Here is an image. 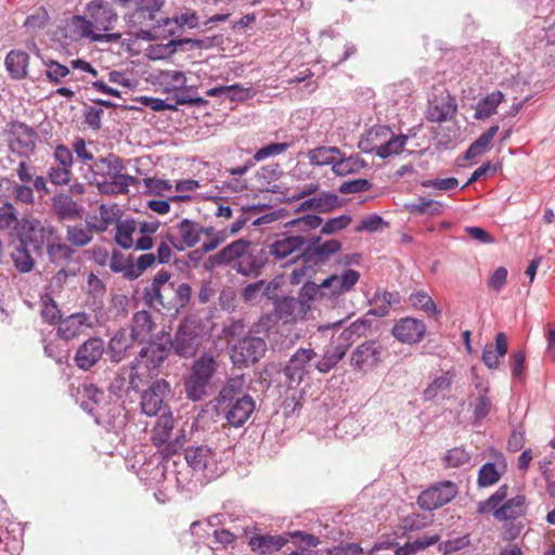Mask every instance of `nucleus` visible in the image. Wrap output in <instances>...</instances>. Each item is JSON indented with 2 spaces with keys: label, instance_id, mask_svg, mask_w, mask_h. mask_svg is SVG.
<instances>
[{
  "label": "nucleus",
  "instance_id": "6e6552de",
  "mask_svg": "<svg viewBox=\"0 0 555 555\" xmlns=\"http://www.w3.org/2000/svg\"><path fill=\"white\" fill-rule=\"evenodd\" d=\"M57 233L55 227L48 222L38 219H23L18 223L17 238L25 242L28 247L31 246L34 251L40 256L44 249L49 248Z\"/></svg>",
  "mask_w": 555,
  "mask_h": 555
},
{
  "label": "nucleus",
  "instance_id": "79ce46f5",
  "mask_svg": "<svg viewBox=\"0 0 555 555\" xmlns=\"http://www.w3.org/2000/svg\"><path fill=\"white\" fill-rule=\"evenodd\" d=\"M503 100L504 94L501 91H493L480 99L476 104L475 119L482 120L494 115Z\"/></svg>",
  "mask_w": 555,
  "mask_h": 555
},
{
  "label": "nucleus",
  "instance_id": "393cba45",
  "mask_svg": "<svg viewBox=\"0 0 555 555\" xmlns=\"http://www.w3.org/2000/svg\"><path fill=\"white\" fill-rule=\"evenodd\" d=\"M267 261L268 257L264 250H249L248 248L243 253L241 259L233 263L232 268L241 275L257 278L261 274Z\"/></svg>",
  "mask_w": 555,
  "mask_h": 555
},
{
  "label": "nucleus",
  "instance_id": "4468645a",
  "mask_svg": "<svg viewBox=\"0 0 555 555\" xmlns=\"http://www.w3.org/2000/svg\"><path fill=\"white\" fill-rule=\"evenodd\" d=\"M170 392V385L165 379H157L141 396V410L146 416L170 413L165 399Z\"/></svg>",
  "mask_w": 555,
  "mask_h": 555
},
{
  "label": "nucleus",
  "instance_id": "f03ea898",
  "mask_svg": "<svg viewBox=\"0 0 555 555\" xmlns=\"http://www.w3.org/2000/svg\"><path fill=\"white\" fill-rule=\"evenodd\" d=\"M217 371L214 356L204 353L197 358L184 378L185 396L191 401H201L209 395L211 380Z\"/></svg>",
  "mask_w": 555,
  "mask_h": 555
},
{
  "label": "nucleus",
  "instance_id": "6e6d98bb",
  "mask_svg": "<svg viewBox=\"0 0 555 555\" xmlns=\"http://www.w3.org/2000/svg\"><path fill=\"white\" fill-rule=\"evenodd\" d=\"M66 240L70 246L85 247L93 240V233L86 224L67 225Z\"/></svg>",
  "mask_w": 555,
  "mask_h": 555
},
{
  "label": "nucleus",
  "instance_id": "aec40b11",
  "mask_svg": "<svg viewBox=\"0 0 555 555\" xmlns=\"http://www.w3.org/2000/svg\"><path fill=\"white\" fill-rule=\"evenodd\" d=\"M104 351V340L100 337H90L77 348L74 362L80 370L89 371L102 359Z\"/></svg>",
  "mask_w": 555,
  "mask_h": 555
},
{
  "label": "nucleus",
  "instance_id": "1a4fd4ad",
  "mask_svg": "<svg viewBox=\"0 0 555 555\" xmlns=\"http://www.w3.org/2000/svg\"><path fill=\"white\" fill-rule=\"evenodd\" d=\"M341 249V243L331 238L322 241L320 235L307 236V244L301 254H298L292 262L302 260L314 266L325 263L332 255Z\"/></svg>",
  "mask_w": 555,
  "mask_h": 555
},
{
  "label": "nucleus",
  "instance_id": "0e129e2a",
  "mask_svg": "<svg viewBox=\"0 0 555 555\" xmlns=\"http://www.w3.org/2000/svg\"><path fill=\"white\" fill-rule=\"evenodd\" d=\"M40 315L42 320L49 324L59 325L60 321L62 320L61 310L57 304L49 295H44L41 297Z\"/></svg>",
  "mask_w": 555,
  "mask_h": 555
},
{
  "label": "nucleus",
  "instance_id": "39448f33",
  "mask_svg": "<svg viewBox=\"0 0 555 555\" xmlns=\"http://www.w3.org/2000/svg\"><path fill=\"white\" fill-rule=\"evenodd\" d=\"M184 459L201 482L216 479L224 472L217 453L208 446L189 447Z\"/></svg>",
  "mask_w": 555,
  "mask_h": 555
},
{
  "label": "nucleus",
  "instance_id": "72a5a7b5",
  "mask_svg": "<svg viewBox=\"0 0 555 555\" xmlns=\"http://www.w3.org/2000/svg\"><path fill=\"white\" fill-rule=\"evenodd\" d=\"M287 542L283 535L257 534L249 540V546L260 555L280 551Z\"/></svg>",
  "mask_w": 555,
  "mask_h": 555
},
{
  "label": "nucleus",
  "instance_id": "f8f14e48",
  "mask_svg": "<svg viewBox=\"0 0 555 555\" xmlns=\"http://www.w3.org/2000/svg\"><path fill=\"white\" fill-rule=\"evenodd\" d=\"M86 178L90 183L95 184L101 192L108 193V179L113 175V170L124 169V164L120 157L109 154L106 157L94 158L93 162L87 166Z\"/></svg>",
  "mask_w": 555,
  "mask_h": 555
},
{
  "label": "nucleus",
  "instance_id": "e433bc0d",
  "mask_svg": "<svg viewBox=\"0 0 555 555\" xmlns=\"http://www.w3.org/2000/svg\"><path fill=\"white\" fill-rule=\"evenodd\" d=\"M11 259L14 268L20 273H29L36 266V260L33 257L29 247L25 245V242H21L20 240H17V244L11 253Z\"/></svg>",
  "mask_w": 555,
  "mask_h": 555
},
{
  "label": "nucleus",
  "instance_id": "f257e3e1",
  "mask_svg": "<svg viewBox=\"0 0 555 555\" xmlns=\"http://www.w3.org/2000/svg\"><path fill=\"white\" fill-rule=\"evenodd\" d=\"M170 278L171 274L168 271L160 270L152 283L144 287L143 300L149 308L179 311L189 304L192 294L191 286L182 283L175 289L173 284L169 283Z\"/></svg>",
  "mask_w": 555,
  "mask_h": 555
},
{
  "label": "nucleus",
  "instance_id": "7c9ffc66",
  "mask_svg": "<svg viewBox=\"0 0 555 555\" xmlns=\"http://www.w3.org/2000/svg\"><path fill=\"white\" fill-rule=\"evenodd\" d=\"M339 205V198L336 194L323 192L313 197L304 201L297 208V211H315L319 214L330 212Z\"/></svg>",
  "mask_w": 555,
  "mask_h": 555
},
{
  "label": "nucleus",
  "instance_id": "c03bdc74",
  "mask_svg": "<svg viewBox=\"0 0 555 555\" xmlns=\"http://www.w3.org/2000/svg\"><path fill=\"white\" fill-rule=\"evenodd\" d=\"M338 151L339 149L337 146H319L308 151L307 158L311 166H331V168H333Z\"/></svg>",
  "mask_w": 555,
  "mask_h": 555
},
{
  "label": "nucleus",
  "instance_id": "338daca9",
  "mask_svg": "<svg viewBox=\"0 0 555 555\" xmlns=\"http://www.w3.org/2000/svg\"><path fill=\"white\" fill-rule=\"evenodd\" d=\"M72 169L50 164L47 168V178L55 186L68 185L72 180Z\"/></svg>",
  "mask_w": 555,
  "mask_h": 555
},
{
  "label": "nucleus",
  "instance_id": "de8ad7c7",
  "mask_svg": "<svg viewBox=\"0 0 555 555\" xmlns=\"http://www.w3.org/2000/svg\"><path fill=\"white\" fill-rule=\"evenodd\" d=\"M346 352L347 346L341 344L327 348L322 359L315 364V369L320 373H328L346 356Z\"/></svg>",
  "mask_w": 555,
  "mask_h": 555
},
{
  "label": "nucleus",
  "instance_id": "dca6fc26",
  "mask_svg": "<svg viewBox=\"0 0 555 555\" xmlns=\"http://www.w3.org/2000/svg\"><path fill=\"white\" fill-rule=\"evenodd\" d=\"M457 494V486L452 481H443L424 490L417 499L421 508L437 509L449 503Z\"/></svg>",
  "mask_w": 555,
  "mask_h": 555
},
{
  "label": "nucleus",
  "instance_id": "4c0bfd02",
  "mask_svg": "<svg viewBox=\"0 0 555 555\" xmlns=\"http://www.w3.org/2000/svg\"><path fill=\"white\" fill-rule=\"evenodd\" d=\"M366 166V163L359 156H346L340 150L336 155L335 164H333L332 171L336 176H347L360 172Z\"/></svg>",
  "mask_w": 555,
  "mask_h": 555
},
{
  "label": "nucleus",
  "instance_id": "603ef678",
  "mask_svg": "<svg viewBox=\"0 0 555 555\" xmlns=\"http://www.w3.org/2000/svg\"><path fill=\"white\" fill-rule=\"evenodd\" d=\"M440 540L439 534H425L414 541L408 542L404 545H398L395 550L396 555H413L417 552L425 550L428 546L436 544Z\"/></svg>",
  "mask_w": 555,
  "mask_h": 555
},
{
  "label": "nucleus",
  "instance_id": "4d7b16f0",
  "mask_svg": "<svg viewBox=\"0 0 555 555\" xmlns=\"http://www.w3.org/2000/svg\"><path fill=\"white\" fill-rule=\"evenodd\" d=\"M294 537L301 538V544L287 547L285 555H319L315 547L320 544L319 538L312 534H304L300 531L294 533Z\"/></svg>",
  "mask_w": 555,
  "mask_h": 555
},
{
  "label": "nucleus",
  "instance_id": "864d4df0",
  "mask_svg": "<svg viewBox=\"0 0 555 555\" xmlns=\"http://www.w3.org/2000/svg\"><path fill=\"white\" fill-rule=\"evenodd\" d=\"M46 76L50 82L61 83L68 77V81H78L80 78L70 70L69 67L62 65L61 63L50 60L46 63Z\"/></svg>",
  "mask_w": 555,
  "mask_h": 555
},
{
  "label": "nucleus",
  "instance_id": "5fc2aeb1",
  "mask_svg": "<svg viewBox=\"0 0 555 555\" xmlns=\"http://www.w3.org/2000/svg\"><path fill=\"white\" fill-rule=\"evenodd\" d=\"M406 141V135H395L390 130L389 137L385 139L382 145H377V151L375 152V154L380 158H387L391 155L399 154L405 146Z\"/></svg>",
  "mask_w": 555,
  "mask_h": 555
},
{
  "label": "nucleus",
  "instance_id": "c9c22d12",
  "mask_svg": "<svg viewBox=\"0 0 555 555\" xmlns=\"http://www.w3.org/2000/svg\"><path fill=\"white\" fill-rule=\"evenodd\" d=\"M52 208L62 220H72L79 216L77 202L65 193H59L53 196Z\"/></svg>",
  "mask_w": 555,
  "mask_h": 555
},
{
  "label": "nucleus",
  "instance_id": "9b49d317",
  "mask_svg": "<svg viewBox=\"0 0 555 555\" xmlns=\"http://www.w3.org/2000/svg\"><path fill=\"white\" fill-rule=\"evenodd\" d=\"M85 14L91 28L99 33L112 34L111 30L118 21V14L105 0L89 1L85 7Z\"/></svg>",
  "mask_w": 555,
  "mask_h": 555
},
{
  "label": "nucleus",
  "instance_id": "bb28decb",
  "mask_svg": "<svg viewBox=\"0 0 555 555\" xmlns=\"http://www.w3.org/2000/svg\"><path fill=\"white\" fill-rule=\"evenodd\" d=\"M307 313V306L297 297L285 296L274 301V314L283 323L296 322L304 319Z\"/></svg>",
  "mask_w": 555,
  "mask_h": 555
},
{
  "label": "nucleus",
  "instance_id": "20e7f679",
  "mask_svg": "<svg viewBox=\"0 0 555 555\" xmlns=\"http://www.w3.org/2000/svg\"><path fill=\"white\" fill-rule=\"evenodd\" d=\"M169 350L170 349L165 346L156 343L143 347L131 364L129 375L131 386L137 388V379L143 380L157 375L159 367L169 354Z\"/></svg>",
  "mask_w": 555,
  "mask_h": 555
},
{
  "label": "nucleus",
  "instance_id": "e2e57ef3",
  "mask_svg": "<svg viewBox=\"0 0 555 555\" xmlns=\"http://www.w3.org/2000/svg\"><path fill=\"white\" fill-rule=\"evenodd\" d=\"M325 291L322 287V282L315 284L314 282H306L298 294V300L307 306V312L311 309L312 301L324 298Z\"/></svg>",
  "mask_w": 555,
  "mask_h": 555
},
{
  "label": "nucleus",
  "instance_id": "052dcab7",
  "mask_svg": "<svg viewBox=\"0 0 555 555\" xmlns=\"http://www.w3.org/2000/svg\"><path fill=\"white\" fill-rule=\"evenodd\" d=\"M124 169L113 170L111 179H108V192L125 194L128 193L129 186L134 185L138 180L129 175L122 173Z\"/></svg>",
  "mask_w": 555,
  "mask_h": 555
},
{
  "label": "nucleus",
  "instance_id": "7ed1b4c3",
  "mask_svg": "<svg viewBox=\"0 0 555 555\" xmlns=\"http://www.w3.org/2000/svg\"><path fill=\"white\" fill-rule=\"evenodd\" d=\"M507 491L508 486L502 485L487 500L478 503L477 513L483 515L492 512L493 517L500 521L522 516L526 512V496L518 494L506 500Z\"/></svg>",
  "mask_w": 555,
  "mask_h": 555
},
{
  "label": "nucleus",
  "instance_id": "a211bd4d",
  "mask_svg": "<svg viewBox=\"0 0 555 555\" xmlns=\"http://www.w3.org/2000/svg\"><path fill=\"white\" fill-rule=\"evenodd\" d=\"M94 318L86 312H76L62 319L57 325L56 335L63 340H73L93 328Z\"/></svg>",
  "mask_w": 555,
  "mask_h": 555
},
{
  "label": "nucleus",
  "instance_id": "6ab92c4d",
  "mask_svg": "<svg viewBox=\"0 0 555 555\" xmlns=\"http://www.w3.org/2000/svg\"><path fill=\"white\" fill-rule=\"evenodd\" d=\"M255 410V401L249 395H243L236 400H229L222 406V413L232 427H242Z\"/></svg>",
  "mask_w": 555,
  "mask_h": 555
},
{
  "label": "nucleus",
  "instance_id": "5701e85b",
  "mask_svg": "<svg viewBox=\"0 0 555 555\" xmlns=\"http://www.w3.org/2000/svg\"><path fill=\"white\" fill-rule=\"evenodd\" d=\"M307 244V236L286 231L269 246V253L278 260H282L294 253L301 254Z\"/></svg>",
  "mask_w": 555,
  "mask_h": 555
},
{
  "label": "nucleus",
  "instance_id": "bf43d9fd",
  "mask_svg": "<svg viewBox=\"0 0 555 555\" xmlns=\"http://www.w3.org/2000/svg\"><path fill=\"white\" fill-rule=\"evenodd\" d=\"M245 378L235 376L230 378L219 393V403L224 404L229 400H236L244 393Z\"/></svg>",
  "mask_w": 555,
  "mask_h": 555
},
{
  "label": "nucleus",
  "instance_id": "58836bf2",
  "mask_svg": "<svg viewBox=\"0 0 555 555\" xmlns=\"http://www.w3.org/2000/svg\"><path fill=\"white\" fill-rule=\"evenodd\" d=\"M390 128L387 126H375L371 128L359 141V149L364 153H375L377 145L389 137Z\"/></svg>",
  "mask_w": 555,
  "mask_h": 555
},
{
  "label": "nucleus",
  "instance_id": "a18cd8bd",
  "mask_svg": "<svg viewBox=\"0 0 555 555\" xmlns=\"http://www.w3.org/2000/svg\"><path fill=\"white\" fill-rule=\"evenodd\" d=\"M476 389L478 395L473 403V415L476 422L483 420L492 408V402L489 397V387L481 382L477 383Z\"/></svg>",
  "mask_w": 555,
  "mask_h": 555
},
{
  "label": "nucleus",
  "instance_id": "473e14b6",
  "mask_svg": "<svg viewBox=\"0 0 555 555\" xmlns=\"http://www.w3.org/2000/svg\"><path fill=\"white\" fill-rule=\"evenodd\" d=\"M11 132L13 139L11 141V146L15 145L25 151L34 150L37 141V132L30 126L15 121L12 124Z\"/></svg>",
  "mask_w": 555,
  "mask_h": 555
},
{
  "label": "nucleus",
  "instance_id": "49530a36",
  "mask_svg": "<svg viewBox=\"0 0 555 555\" xmlns=\"http://www.w3.org/2000/svg\"><path fill=\"white\" fill-rule=\"evenodd\" d=\"M456 112V103L448 96L428 107L427 118L431 122H442L450 119Z\"/></svg>",
  "mask_w": 555,
  "mask_h": 555
},
{
  "label": "nucleus",
  "instance_id": "680f3d73",
  "mask_svg": "<svg viewBox=\"0 0 555 555\" xmlns=\"http://www.w3.org/2000/svg\"><path fill=\"white\" fill-rule=\"evenodd\" d=\"M452 382H453V374L450 371L436 377L424 390L425 400H433L440 392L449 390L452 385Z\"/></svg>",
  "mask_w": 555,
  "mask_h": 555
},
{
  "label": "nucleus",
  "instance_id": "69168bd1",
  "mask_svg": "<svg viewBox=\"0 0 555 555\" xmlns=\"http://www.w3.org/2000/svg\"><path fill=\"white\" fill-rule=\"evenodd\" d=\"M160 81L166 92L179 91L185 87L186 77L179 70H166L162 73Z\"/></svg>",
  "mask_w": 555,
  "mask_h": 555
},
{
  "label": "nucleus",
  "instance_id": "a19ab883",
  "mask_svg": "<svg viewBox=\"0 0 555 555\" xmlns=\"http://www.w3.org/2000/svg\"><path fill=\"white\" fill-rule=\"evenodd\" d=\"M155 323L152 315L146 310L138 311L132 317L131 326L128 328L132 336L139 341H143L153 332Z\"/></svg>",
  "mask_w": 555,
  "mask_h": 555
},
{
  "label": "nucleus",
  "instance_id": "13d9d810",
  "mask_svg": "<svg viewBox=\"0 0 555 555\" xmlns=\"http://www.w3.org/2000/svg\"><path fill=\"white\" fill-rule=\"evenodd\" d=\"M443 464L450 468L473 466L472 456L463 447H455L448 450L442 459Z\"/></svg>",
  "mask_w": 555,
  "mask_h": 555
},
{
  "label": "nucleus",
  "instance_id": "b1692460",
  "mask_svg": "<svg viewBox=\"0 0 555 555\" xmlns=\"http://www.w3.org/2000/svg\"><path fill=\"white\" fill-rule=\"evenodd\" d=\"M426 325L414 318H403L392 327L393 337L400 343L412 345L421 341L425 335Z\"/></svg>",
  "mask_w": 555,
  "mask_h": 555
},
{
  "label": "nucleus",
  "instance_id": "f704fd0d",
  "mask_svg": "<svg viewBox=\"0 0 555 555\" xmlns=\"http://www.w3.org/2000/svg\"><path fill=\"white\" fill-rule=\"evenodd\" d=\"M322 223L323 220L321 217L315 214H308L285 222L284 228L287 233L310 236L309 233L321 227Z\"/></svg>",
  "mask_w": 555,
  "mask_h": 555
},
{
  "label": "nucleus",
  "instance_id": "ea45409f",
  "mask_svg": "<svg viewBox=\"0 0 555 555\" xmlns=\"http://www.w3.org/2000/svg\"><path fill=\"white\" fill-rule=\"evenodd\" d=\"M506 468L505 461L503 456H501V462L498 463H491L488 462L483 464L478 472V486L481 488L490 487L494 483H496L502 475L504 474V470Z\"/></svg>",
  "mask_w": 555,
  "mask_h": 555
},
{
  "label": "nucleus",
  "instance_id": "3c124183",
  "mask_svg": "<svg viewBox=\"0 0 555 555\" xmlns=\"http://www.w3.org/2000/svg\"><path fill=\"white\" fill-rule=\"evenodd\" d=\"M137 230V223L133 219L118 220L116 222L115 242L125 249L133 247V233Z\"/></svg>",
  "mask_w": 555,
  "mask_h": 555
},
{
  "label": "nucleus",
  "instance_id": "f3484780",
  "mask_svg": "<svg viewBox=\"0 0 555 555\" xmlns=\"http://www.w3.org/2000/svg\"><path fill=\"white\" fill-rule=\"evenodd\" d=\"M317 356L312 348H299L284 367V375L289 387L301 384L309 373L310 362Z\"/></svg>",
  "mask_w": 555,
  "mask_h": 555
},
{
  "label": "nucleus",
  "instance_id": "2eb2a0df",
  "mask_svg": "<svg viewBox=\"0 0 555 555\" xmlns=\"http://www.w3.org/2000/svg\"><path fill=\"white\" fill-rule=\"evenodd\" d=\"M133 3L135 4L132 15L134 21L150 27L155 33L171 22L170 18L162 14L164 0H134Z\"/></svg>",
  "mask_w": 555,
  "mask_h": 555
},
{
  "label": "nucleus",
  "instance_id": "c756f323",
  "mask_svg": "<svg viewBox=\"0 0 555 555\" xmlns=\"http://www.w3.org/2000/svg\"><path fill=\"white\" fill-rule=\"evenodd\" d=\"M46 253L49 261L56 267L69 266L76 254L70 245L62 242L59 233L51 242Z\"/></svg>",
  "mask_w": 555,
  "mask_h": 555
},
{
  "label": "nucleus",
  "instance_id": "c85d7f7f",
  "mask_svg": "<svg viewBox=\"0 0 555 555\" xmlns=\"http://www.w3.org/2000/svg\"><path fill=\"white\" fill-rule=\"evenodd\" d=\"M249 246V241L243 238L236 240L211 256L210 261L216 266L234 263L241 259L243 253L246 251Z\"/></svg>",
  "mask_w": 555,
  "mask_h": 555
},
{
  "label": "nucleus",
  "instance_id": "423d86ee",
  "mask_svg": "<svg viewBox=\"0 0 555 555\" xmlns=\"http://www.w3.org/2000/svg\"><path fill=\"white\" fill-rule=\"evenodd\" d=\"M60 30L62 36L70 42L116 43L121 39L120 34H105L92 29L86 14L66 18Z\"/></svg>",
  "mask_w": 555,
  "mask_h": 555
},
{
  "label": "nucleus",
  "instance_id": "774afa93",
  "mask_svg": "<svg viewBox=\"0 0 555 555\" xmlns=\"http://www.w3.org/2000/svg\"><path fill=\"white\" fill-rule=\"evenodd\" d=\"M293 146V142L270 143L259 150L253 156L254 162H262L267 158L281 155Z\"/></svg>",
  "mask_w": 555,
  "mask_h": 555
},
{
  "label": "nucleus",
  "instance_id": "0eeeda50",
  "mask_svg": "<svg viewBox=\"0 0 555 555\" xmlns=\"http://www.w3.org/2000/svg\"><path fill=\"white\" fill-rule=\"evenodd\" d=\"M205 340L202 325L192 318L184 319L170 339V348L180 358H192Z\"/></svg>",
  "mask_w": 555,
  "mask_h": 555
},
{
  "label": "nucleus",
  "instance_id": "412c9836",
  "mask_svg": "<svg viewBox=\"0 0 555 555\" xmlns=\"http://www.w3.org/2000/svg\"><path fill=\"white\" fill-rule=\"evenodd\" d=\"M176 229L178 236L167 233L168 240L176 249L182 251L185 248H192L199 243L203 231L201 223L184 218L177 224Z\"/></svg>",
  "mask_w": 555,
  "mask_h": 555
},
{
  "label": "nucleus",
  "instance_id": "9d476101",
  "mask_svg": "<svg viewBox=\"0 0 555 555\" xmlns=\"http://www.w3.org/2000/svg\"><path fill=\"white\" fill-rule=\"evenodd\" d=\"M384 347L376 339H369L358 345L350 354V365L356 372L366 374L382 362Z\"/></svg>",
  "mask_w": 555,
  "mask_h": 555
},
{
  "label": "nucleus",
  "instance_id": "a878e982",
  "mask_svg": "<svg viewBox=\"0 0 555 555\" xmlns=\"http://www.w3.org/2000/svg\"><path fill=\"white\" fill-rule=\"evenodd\" d=\"M80 405L94 417L96 424L103 425L107 430L117 431L126 424V416L118 405L103 406V410L100 411H95L94 408L89 406L88 402H83Z\"/></svg>",
  "mask_w": 555,
  "mask_h": 555
},
{
  "label": "nucleus",
  "instance_id": "09e8293b",
  "mask_svg": "<svg viewBox=\"0 0 555 555\" xmlns=\"http://www.w3.org/2000/svg\"><path fill=\"white\" fill-rule=\"evenodd\" d=\"M173 428L171 413L160 414L152 431V441L156 447H163L170 438Z\"/></svg>",
  "mask_w": 555,
  "mask_h": 555
},
{
  "label": "nucleus",
  "instance_id": "2f4dec72",
  "mask_svg": "<svg viewBox=\"0 0 555 555\" xmlns=\"http://www.w3.org/2000/svg\"><path fill=\"white\" fill-rule=\"evenodd\" d=\"M507 350V337L504 333L500 332L495 335L494 345L488 344L485 346L482 350V362L488 369L494 370L499 366L500 358L504 357Z\"/></svg>",
  "mask_w": 555,
  "mask_h": 555
},
{
  "label": "nucleus",
  "instance_id": "ddd939ff",
  "mask_svg": "<svg viewBox=\"0 0 555 555\" xmlns=\"http://www.w3.org/2000/svg\"><path fill=\"white\" fill-rule=\"evenodd\" d=\"M267 350V344L260 337H244L232 348L231 359L234 365L242 367L258 362Z\"/></svg>",
  "mask_w": 555,
  "mask_h": 555
},
{
  "label": "nucleus",
  "instance_id": "8fccbe9b",
  "mask_svg": "<svg viewBox=\"0 0 555 555\" xmlns=\"http://www.w3.org/2000/svg\"><path fill=\"white\" fill-rule=\"evenodd\" d=\"M499 129V126L494 125L481 133L467 149L465 158L470 160L477 156L482 155L489 149L490 143L494 135L498 133Z\"/></svg>",
  "mask_w": 555,
  "mask_h": 555
},
{
  "label": "nucleus",
  "instance_id": "37998d69",
  "mask_svg": "<svg viewBox=\"0 0 555 555\" xmlns=\"http://www.w3.org/2000/svg\"><path fill=\"white\" fill-rule=\"evenodd\" d=\"M29 55L24 51H10L5 57V67L13 79H22L27 74Z\"/></svg>",
  "mask_w": 555,
  "mask_h": 555
},
{
  "label": "nucleus",
  "instance_id": "4be33fe9",
  "mask_svg": "<svg viewBox=\"0 0 555 555\" xmlns=\"http://www.w3.org/2000/svg\"><path fill=\"white\" fill-rule=\"evenodd\" d=\"M359 279L360 273L353 269H347L341 274H332L322 281L325 297L336 300L340 295L351 291Z\"/></svg>",
  "mask_w": 555,
  "mask_h": 555
},
{
  "label": "nucleus",
  "instance_id": "cd10ccee",
  "mask_svg": "<svg viewBox=\"0 0 555 555\" xmlns=\"http://www.w3.org/2000/svg\"><path fill=\"white\" fill-rule=\"evenodd\" d=\"M134 341H139L127 327L119 328L109 339L107 351L112 362L122 361Z\"/></svg>",
  "mask_w": 555,
  "mask_h": 555
}]
</instances>
